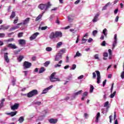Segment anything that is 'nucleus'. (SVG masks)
Listing matches in <instances>:
<instances>
[{"label":"nucleus","instance_id":"nucleus-1","mask_svg":"<svg viewBox=\"0 0 124 124\" xmlns=\"http://www.w3.org/2000/svg\"><path fill=\"white\" fill-rule=\"evenodd\" d=\"M52 6V4L50 2H48L46 4H40L38 5V7L41 10H48V8H50Z\"/></svg>","mask_w":124,"mask_h":124},{"label":"nucleus","instance_id":"nucleus-2","mask_svg":"<svg viewBox=\"0 0 124 124\" xmlns=\"http://www.w3.org/2000/svg\"><path fill=\"white\" fill-rule=\"evenodd\" d=\"M37 94H38V91L36 89L33 90L26 94L27 97L29 98L33 97V96H35V95H37Z\"/></svg>","mask_w":124,"mask_h":124},{"label":"nucleus","instance_id":"nucleus-3","mask_svg":"<svg viewBox=\"0 0 124 124\" xmlns=\"http://www.w3.org/2000/svg\"><path fill=\"white\" fill-rule=\"evenodd\" d=\"M56 75V73H53L50 77H49V80L50 82L52 83H54L55 82H60L61 81V79H60V78H55V76Z\"/></svg>","mask_w":124,"mask_h":124},{"label":"nucleus","instance_id":"nucleus-4","mask_svg":"<svg viewBox=\"0 0 124 124\" xmlns=\"http://www.w3.org/2000/svg\"><path fill=\"white\" fill-rule=\"evenodd\" d=\"M82 93H83V90H80L77 93H74L71 97V100H73V99H75V98H76V97H77L78 95L81 94Z\"/></svg>","mask_w":124,"mask_h":124},{"label":"nucleus","instance_id":"nucleus-5","mask_svg":"<svg viewBox=\"0 0 124 124\" xmlns=\"http://www.w3.org/2000/svg\"><path fill=\"white\" fill-rule=\"evenodd\" d=\"M31 66V63L25 61L23 63V68L24 69H27V68H30Z\"/></svg>","mask_w":124,"mask_h":124},{"label":"nucleus","instance_id":"nucleus-6","mask_svg":"<svg viewBox=\"0 0 124 124\" xmlns=\"http://www.w3.org/2000/svg\"><path fill=\"white\" fill-rule=\"evenodd\" d=\"M47 114V112L46 110L43 111L41 113L40 116L38 117L39 121H42L44 118H45V116Z\"/></svg>","mask_w":124,"mask_h":124},{"label":"nucleus","instance_id":"nucleus-7","mask_svg":"<svg viewBox=\"0 0 124 124\" xmlns=\"http://www.w3.org/2000/svg\"><path fill=\"white\" fill-rule=\"evenodd\" d=\"M67 18L68 22L70 23H72V22H73L75 19V16L73 15H70L67 16Z\"/></svg>","mask_w":124,"mask_h":124},{"label":"nucleus","instance_id":"nucleus-8","mask_svg":"<svg viewBox=\"0 0 124 124\" xmlns=\"http://www.w3.org/2000/svg\"><path fill=\"white\" fill-rule=\"evenodd\" d=\"M95 72L97 74V84H100V72L99 71H96Z\"/></svg>","mask_w":124,"mask_h":124},{"label":"nucleus","instance_id":"nucleus-9","mask_svg":"<svg viewBox=\"0 0 124 124\" xmlns=\"http://www.w3.org/2000/svg\"><path fill=\"white\" fill-rule=\"evenodd\" d=\"M19 104L15 103L14 105L11 106V110H13V111L17 110V109L19 108Z\"/></svg>","mask_w":124,"mask_h":124},{"label":"nucleus","instance_id":"nucleus-10","mask_svg":"<svg viewBox=\"0 0 124 124\" xmlns=\"http://www.w3.org/2000/svg\"><path fill=\"white\" fill-rule=\"evenodd\" d=\"M4 59L7 63H9V58H8V53L5 52L4 53Z\"/></svg>","mask_w":124,"mask_h":124},{"label":"nucleus","instance_id":"nucleus-11","mask_svg":"<svg viewBox=\"0 0 124 124\" xmlns=\"http://www.w3.org/2000/svg\"><path fill=\"white\" fill-rule=\"evenodd\" d=\"M10 26L9 25H2L0 26V31H1V30H2L3 31H5L6 30H8V29H9Z\"/></svg>","mask_w":124,"mask_h":124},{"label":"nucleus","instance_id":"nucleus-12","mask_svg":"<svg viewBox=\"0 0 124 124\" xmlns=\"http://www.w3.org/2000/svg\"><path fill=\"white\" fill-rule=\"evenodd\" d=\"M52 88H53V85H51L48 87L46 88L43 90V92L42 93V94H44V93H48V91L51 90Z\"/></svg>","mask_w":124,"mask_h":124},{"label":"nucleus","instance_id":"nucleus-13","mask_svg":"<svg viewBox=\"0 0 124 124\" xmlns=\"http://www.w3.org/2000/svg\"><path fill=\"white\" fill-rule=\"evenodd\" d=\"M30 20H31V18L28 17L25 20H23V22H20L19 24H21V25H27V24H29L30 22Z\"/></svg>","mask_w":124,"mask_h":124},{"label":"nucleus","instance_id":"nucleus-14","mask_svg":"<svg viewBox=\"0 0 124 124\" xmlns=\"http://www.w3.org/2000/svg\"><path fill=\"white\" fill-rule=\"evenodd\" d=\"M49 123L51 124H56L58 123V119H50L48 120Z\"/></svg>","mask_w":124,"mask_h":124},{"label":"nucleus","instance_id":"nucleus-15","mask_svg":"<svg viewBox=\"0 0 124 124\" xmlns=\"http://www.w3.org/2000/svg\"><path fill=\"white\" fill-rule=\"evenodd\" d=\"M62 58V56L61 53H58L57 55L55 57V62H58L60 60H61V59Z\"/></svg>","mask_w":124,"mask_h":124},{"label":"nucleus","instance_id":"nucleus-16","mask_svg":"<svg viewBox=\"0 0 124 124\" xmlns=\"http://www.w3.org/2000/svg\"><path fill=\"white\" fill-rule=\"evenodd\" d=\"M38 34H39V33H38V32L34 33L32 35H31L30 37V40L31 41V40H33V39H35L36 38V37L37 36V35H38Z\"/></svg>","mask_w":124,"mask_h":124},{"label":"nucleus","instance_id":"nucleus-17","mask_svg":"<svg viewBox=\"0 0 124 124\" xmlns=\"http://www.w3.org/2000/svg\"><path fill=\"white\" fill-rule=\"evenodd\" d=\"M99 16V13H98L94 17V18L93 19L92 22H93V23H95V22H97V21L98 20Z\"/></svg>","mask_w":124,"mask_h":124},{"label":"nucleus","instance_id":"nucleus-18","mask_svg":"<svg viewBox=\"0 0 124 124\" xmlns=\"http://www.w3.org/2000/svg\"><path fill=\"white\" fill-rule=\"evenodd\" d=\"M18 43L19 45L24 46V45H26V40L24 39H20L18 40Z\"/></svg>","mask_w":124,"mask_h":124},{"label":"nucleus","instance_id":"nucleus-19","mask_svg":"<svg viewBox=\"0 0 124 124\" xmlns=\"http://www.w3.org/2000/svg\"><path fill=\"white\" fill-rule=\"evenodd\" d=\"M7 47L8 48H11V49H16L17 46L15 45V44H9L7 45Z\"/></svg>","mask_w":124,"mask_h":124},{"label":"nucleus","instance_id":"nucleus-20","mask_svg":"<svg viewBox=\"0 0 124 124\" xmlns=\"http://www.w3.org/2000/svg\"><path fill=\"white\" fill-rule=\"evenodd\" d=\"M18 113L17 111H12L11 112L7 113L6 115H8L9 116H11V117H14V116H16V115Z\"/></svg>","mask_w":124,"mask_h":124},{"label":"nucleus","instance_id":"nucleus-21","mask_svg":"<svg viewBox=\"0 0 124 124\" xmlns=\"http://www.w3.org/2000/svg\"><path fill=\"white\" fill-rule=\"evenodd\" d=\"M49 38L50 39H54V38H57L56 37V33L54 32H52L49 35Z\"/></svg>","mask_w":124,"mask_h":124},{"label":"nucleus","instance_id":"nucleus-22","mask_svg":"<svg viewBox=\"0 0 124 124\" xmlns=\"http://www.w3.org/2000/svg\"><path fill=\"white\" fill-rule=\"evenodd\" d=\"M22 23H18L16 26L10 29V31H14V30H17V29H19L20 28V26Z\"/></svg>","mask_w":124,"mask_h":124},{"label":"nucleus","instance_id":"nucleus-23","mask_svg":"<svg viewBox=\"0 0 124 124\" xmlns=\"http://www.w3.org/2000/svg\"><path fill=\"white\" fill-rule=\"evenodd\" d=\"M55 36L57 37H62V33L60 31L55 32Z\"/></svg>","mask_w":124,"mask_h":124},{"label":"nucleus","instance_id":"nucleus-24","mask_svg":"<svg viewBox=\"0 0 124 124\" xmlns=\"http://www.w3.org/2000/svg\"><path fill=\"white\" fill-rule=\"evenodd\" d=\"M99 118H100V112H98L96 115V120L95 121V123H98V120H99Z\"/></svg>","mask_w":124,"mask_h":124},{"label":"nucleus","instance_id":"nucleus-25","mask_svg":"<svg viewBox=\"0 0 124 124\" xmlns=\"http://www.w3.org/2000/svg\"><path fill=\"white\" fill-rule=\"evenodd\" d=\"M103 33L104 35H105V37H107V34H108V31L107 30V29L105 28L103 30Z\"/></svg>","mask_w":124,"mask_h":124},{"label":"nucleus","instance_id":"nucleus-26","mask_svg":"<svg viewBox=\"0 0 124 124\" xmlns=\"http://www.w3.org/2000/svg\"><path fill=\"white\" fill-rule=\"evenodd\" d=\"M111 3L110 2L107 3L105 6H104L102 10L103 11V10H106V9H107V7L108 6V5H110Z\"/></svg>","mask_w":124,"mask_h":124},{"label":"nucleus","instance_id":"nucleus-27","mask_svg":"<svg viewBox=\"0 0 124 124\" xmlns=\"http://www.w3.org/2000/svg\"><path fill=\"white\" fill-rule=\"evenodd\" d=\"M4 101H5V99L4 98L1 99L0 103V109H1V108L3 107V102H4Z\"/></svg>","mask_w":124,"mask_h":124},{"label":"nucleus","instance_id":"nucleus-28","mask_svg":"<svg viewBox=\"0 0 124 124\" xmlns=\"http://www.w3.org/2000/svg\"><path fill=\"white\" fill-rule=\"evenodd\" d=\"M24 121H25L24 116H21V117H19V118L18 119V122H19V123H20V124H22V123H23V122H24Z\"/></svg>","mask_w":124,"mask_h":124},{"label":"nucleus","instance_id":"nucleus-29","mask_svg":"<svg viewBox=\"0 0 124 124\" xmlns=\"http://www.w3.org/2000/svg\"><path fill=\"white\" fill-rule=\"evenodd\" d=\"M66 52V49L65 48H62L61 49L60 51V53L59 54H61V55L62 56L63 54H64Z\"/></svg>","mask_w":124,"mask_h":124},{"label":"nucleus","instance_id":"nucleus-30","mask_svg":"<svg viewBox=\"0 0 124 124\" xmlns=\"http://www.w3.org/2000/svg\"><path fill=\"white\" fill-rule=\"evenodd\" d=\"M43 14H44V12L43 13L42 15H39L35 19V21H38L39 20H40V19L42 18V16H43Z\"/></svg>","mask_w":124,"mask_h":124},{"label":"nucleus","instance_id":"nucleus-31","mask_svg":"<svg viewBox=\"0 0 124 124\" xmlns=\"http://www.w3.org/2000/svg\"><path fill=\"white\" fill-rule=\"evenodd\" d=\"M45 70H46V69L44 67H42L39 70V73H43Z\"/></svg>","mask_w":124,"mask_h":124},{"label":"nucleus","instance_id":"nucleus-32","mask_svg":"<svg viewBox=\"0 0 124 124\" xmlns=\"http://www.w3.org/2000/svg\"><path fill=\"white\" fill-rule=\"evenodd\" d=\"M33 104L35 105H38V106H39L40 105H41V102L40 101H34L33 102Z\"/></svg>","mask_w":124,"mask_h":124},{"label":"nucleus","instance_id":"nucleus-33","mask_svg":"<svg viewBox=\"0 0 124 124\" xmlns=\"http://www.w3.org/2000/svg\"><path fill=\"white\" fill-rule=\"evenodd\" d=\"M104 107H107V108H109V101H107L104 104Z\"/></svg>","mask_w":124,"mask_h":124},{"label":"nucleus","instance_id":"nucleus-34","mask_svg":"<svg viewBox=\"0 0 124 124\" xmlns=\"http://www.w3.org/2000/svg\"><path fill=\"white\" fill-rule=\"evenodd\" d=\"M118 43V41H114L112 44V49H114L115 47L117 46V44Z\"/></svg>","mask_w":124,"mask_h":124},{"label":"nucleus","instance_id":"nucleus-35","mask_svg":"<svg viewBox=\"0 0 124 124\" xmlns=\"http://www.w3.org/2000/svg\"><path fill=\"white\" fill-rule=\"evenodd\" d=\"M16 82V78H14V77H12V83L13 84V86H14L15 85V83Z\"/></svg>","mask_w":124,"mask_h":124},{"label":"nucleus","instance_id":"nucleus-36","mask_svg":"<svg viewBox=\"0 0 124 124\" xmlns=\"http://www.w3.org/2000/svg\"><path fill=\"white\" fill-rule=\"evenodd\" d=\"M81 56H82V54L79 52V51H77L75 56H74V58H77V57H81Z\"/></svg>","mask_w":124,"mask_h":124},{"label":"nucleus","instance_id":"nucleus-37","mask_svg":"<svg viewBox=\"0 0 124 124\" xmlns=\"http://www.w3.org/2000/svg\"><path fill=\"white\" fill-rule=\"evenodd\" d=\"M16 14L15 12H12L11 15L10 16V19H13L15 17Z\"/></svg>","mask_w":124,"mask_h":124},{"label":"nucleus","instance_id":"nucleus-38","mask_svg":"<svg viewBox=\"0 0 124 124\" xmlns=\"http://www.w3.org/2000/svg\"><path fill=\"white\" fill-rule=\"evenodd\" d=\"M62 45V42H59L56 45V48H60Z\"/></svg>","mask_w":124,"mask_h":124},{"label":"nucleus","instance_id":"nucleus-39","mask_svg":"<svg viewBox=\"0 0 124 124\" xmlns=\"http://www.w3.org/2000/svg\"><path fill=\"white\" fill-rule=\"evenodd\" d=\"M24 59V57L23 56H19V57L18 58L17 60L18 62H22V60Z\"/></svg>","mask_w":124,"mask_h":124},{"label":"nucleus","instance_id":"nucleus-40","mask_svg":"<svg viewBox=\"0 0 124 124\" xmlns=\"http://www.w3.org/2000/svg\"><path fill=\"white\" fill-rule=\"evenodd\" d=\"M94 89V88L93 87V85H90V93H93V90Z\"/></svg>","mask_w":124,"mask_h":124},{"label":"nucleus","instance_id":"nucleus-41","mask_svg":"<svg viewBox=\"0 0 124 124\" xmlns=\"http://www.w3.org/2000/svg\"><path fill=\"white\" fill-rule=\"evenodd\" d=\"M117 92L115 91L113 93H111L110 94V98H113L115 95H116V93Z\"/></svg>","mask_w":124,"mask_h":124},{"label":"nucleus","instance_id":"nucleus-42","mask_svg":"<svg viewBox=\"0 0 124 124\" xmlns=\"http://www.w3.org/2000/svg\"><path fill=\"white\" fill-rule=\"evenodd\" d=\"M46 52H51L52 51V47H47L46 48Z\"/></svg>","mask_w":124,"mask_h":124},{"label":"nucleus","instance_id":"nucleus-43","mask_svg":"<svg viewBox=\"0 0 124 124\" xmlns=\"http://www.w3.org/2000/svg\"><path fill=\"white\" fill-rule=\"evenodd\" d=\"M87 40L86 39L82 38L81 40V44H84V43H86V42H87Z\"/></svg>","mask_w":124,"mask_h":124},{"label":"nucleus","instance_id":"nucleus-44","mask_svg":"<svg viewBox=\"0 0 124 124\" xmlns=\"http://www.w3.org/2000/svg\"><path fill=\"white\" fill-rule=\"evenodd\" d=\"M49 64H50V61H46L44 63L45 66H47Z\"/></svg>","mask_w":124,"mask_h":124},{"label":"nucleus","instance_id":"nucleus-45","mask_svg":"<svg viewBox=\"0 0 124 124\" xmlns=\"http://www.w3.org/2000/svg\"><path fill=\"white\" fill-rule=\"evenodd\" d=\"M12 41H14V38H13L7 40V42H12Z\"/></svg>","mask_w":124,"mask_h":124},{"label":"nucleus","instance_id":"nucleus-46","mask_svg":"<svg viewBox=\"0 0 124 124\" xmlns=\"http://www.w3.org/2000/svg\"><path fill=\"white\" fill-rule=\"evenodd\" d=\"M88 94V92H85L83 93V94L82 95V96H83V97H86V96H87Z\"/></svg>","mask_w":124,"mask_h":124},{"label":"nucleus","instance_id":"nucleus-47","mask_svg":"<svg viewBox=\"0 0 124 124\" xmlns=\"http://www.w3.org/2000/svg\"><path fill=\"white\" fill-rule=\"evenodd\" d=\"M5 36V34L0 33V38H3Z\"/></svg>","mask_w":124,"mask_h":124},{"label":"nucleus","instance_id":"nucleus-48","mask_svg":"<svg viewBox=\"0 0 124 124\" xmlns=\"http://www.w3.org/2000/svg\"><path fill=\"white\" fill-rule=\"evenodd\" d=\"M94 58L95 60H99V57H98V54H95L94 56Z\"/></svg>","mask_w":124,"mask_h":124},{"label":"nucleus","instance_id":"nucleus-49","mask_svg":"<svg viewBox=\"0 0 124 124\" xmlns=\"http://www.w3.org/2000/svg\"><path fill=\"white\" fill-rule=\"evenodd\" d=\"M7 50V48L6 47H4L3 49H2L1 50V54H2V53H3V52Z\"/></svg>","mask_w":124,"mask_h":124},{"label":"nucleus","instance_id":"nucleus-50","mask_svg":"<svg viewBox=\"0 0 124 124\" xmlns=\"http://www.w3.org/2000/svg\"><path fill=\"white\" fill-rule=\"evenodd\" d=\"M23 34H24V33H23V32L18 33V37H22L23 36Z\"/></svg>","mask_w":124,"mask_h":124},{"label":"nucleus","instance_id":"nucleus-51","mask_svg":"<svg viewBox=\"0 0 124 124\" xmlns=\"http://www.w3.org/2000/svg\"><path fill=\"white\" fill-rule=\"evenodd\" d=\"M76 68V64H74L72 65V67L71 69L72 70H74Z\"/></svg>","mask_w":124,"mask_h":124},{"label":"nucleus","instance_id":"nucleus-52","mask_svg":"<svg viewBox=\"0 0 124 124\" xmlns=\"http://www.w3.org/2000/svg\"><path fill=\"white\" fill-rule=\"evenodd\" d=\"M61 66H62V65H61L60 64H56L54 65V67L55 68H57V67H61Z\"/></svg>","mask_w":124,"mask_h":124},{"label":"nucleus","instance_id":"nucleus-53","mask_svg":"<svg viewBox=\"0 0 124 124\" xmlns=\"http://www.w3.org/2000/svg\"><path fill=\"white\" fill-rule=\"evenodd\" d=\"M97 33V31L94 30L93 31V35L94 36Z\"/></svg>","mask_w":124,"mask_h":124},{"label":"nucleus","instance_id":"nucleus-54","mask_svg":"<svg viewBox=\"0 0 124 124\" xmlns=\"http://www.w3.org/2000/svg\"><path fill=\"white\" fill-rule=\"evenodd\" d=\"M103 57H104L105 58H107L108 57V53L107 52L104 53Z\"/></svg>","mask_w":124,"mask_h":124},{"label":"nucleus","instance_id":"nucleus-55","mask_svg":"<svg viewBox=\"0 0 124 124\" xmlns=\"http://www.w3.org/2000/svg\"><path fill=\"white\" fill-rule=\"evenodd\" d=\"M48 27L47 26L43 27L41 28V31H45V30H46V29Z\"/></svg>","mask_w":124,"mask_h":124},{"label":"nucleus","instance_id":"nucleus-56","mask_svg":"<svg viewBox=\"0 0 124 124\" xmlns=\"http://www.w3.org/2000/svg\"><path fill=\"white\" fill-rule=\"evenodd\" d=\"M71 78H72V75H69L68 77H67L66 78V79H67V80H70V79H71Z\"/></svg>","mask_w":124,"mask_h":124},{"label":"nucleus","instance_id":"nucleus-57","mask_svg":"<svg viewBox=\"0 0 124 124\" xmlns=\"http://www.w3.org/2000/svg\"><path fill=\"white\" fill-rule=\"evenodd\" d=\"M54 17H55V16L54 15H52L51 16H50L49 17V20L52 21V20H53V18H54Z\"/></svg>","mask_w":124,"mask_h":124},{"label":"nucleus","instance_id":"nucleus-58","mask_svg":"<svg viewBox=\"0 0 124 124\" xmlns=\"http://www.w3.org/2000/svg\"><path fill=\"white\" fill-rule=\"evenodd\" d=\"M101 45V46H105L106 45V42H105V41H103Z\"/></svg>","mask_w":124,"mask_h":124},{"label":"nucleus","instance_id":"nucleus-59","mask_svg":"<svg viewBox=\"0 0 124 124\" xmlns=\"http://www.w3.org/2000/svg\"><path fill=\"white\" fill-rule=\"evenodd\" d=\"M121 77L122 79H124V71L121 73Z\"/></svg>","mask_w":124,"mask_h":124},{"label":"nucleus","instance_id":"nucleus-60","mask_svg":"<svg viewBox=\"0 0 124 124\" xmlns=\"http://www.w3.org/2000/svg\"><path fill=\"white\" fill-rule=\"evenodd\" d=\"M83 78H84V76L83 75H81V76H80L79 77H78V80H80V79H83Z\"/></svg>","mask_w":124,"mask_h":124},{"label":"nucleus","instance_id":"nucleus-61","mask_svg":"<svg viewBox=\"0 0 124 124\" xmlns=\"http://www.w3.org/2000/svg\"><path fill=\"white\" fill-rule=\"evenodd\" d=\"M114 41H118V40L117 39V34L114 35Z\"/></svg>","mask_w":124,"mask_h":124},{"label":"nucleus","instance_id":"nucleus-62","mask_svg":"<svg viewBox=\"0 0 124 124\" xmlns=\"http://www.w3.org/2000/svg\"><path fill=\"white\" fill-rule=\"evenodd\" d=\"M0 124H6V123L4 121L0 120Z\"/></svg>","mask_w":124,"mask_h":124},{"label":"nucleus","instance_id":"nucleus-63","mask_svg":"<svg viewBox=\"0 0 124 124\" xmlns=\"http://www.w3.org/2000/svg\"><path fill=\"white\" fill-rule=\"evenodd\" d=\"M108 53H109V55H112V50L111 49H109L108 50Z\"/></svg>","mask_w":124,"mask_h":124},{"label":"nucleus","instance_id":"nucleus-64","mask_svg":"<svg viewBox=\"0 0 124 124\" xmlns=\"http://www.w3.org/2000/svg\"><path fill=\"white\" fill-rule=\"evenodd\" d=\"M115 21L116 23L118 22V21H119V16H117L116 17Z\"/></svg>","mask_w":124,"mask_h":124}]
</instances>
